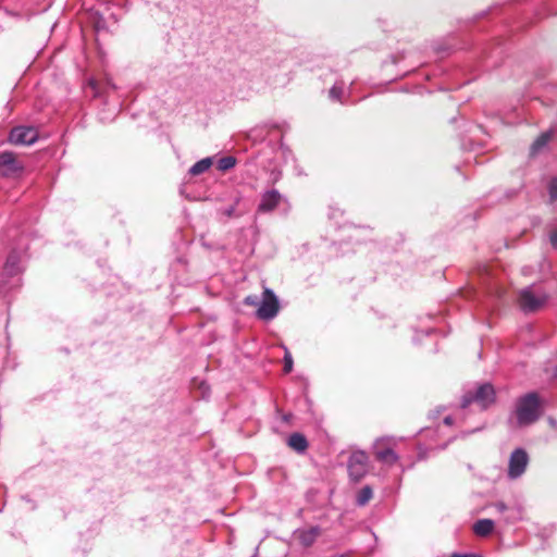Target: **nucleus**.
<instances>
[{"mask_svg":"<svg viewBox=\"0 0 557 557\" xmlns=\"http://www.w3.org/2000/svg\"><path fill=\"white\" fill-rule=\"evenodd\" d=\"M556 374H557V368H556Z\"/></svg>","mask_w":557,"mask_h":557,"instance_id":"nucleus-31","label":"nucleus"},{"mask_svg":"<svg viewBox=\"0 0 557 557\" xmlns=\"http://www.w3.org/2000/svg\"><path fill=\"white\" fill-rule=\"evenodd\" d=\"M493 507H494V508L497 510V512H499V513H505V515H506V512H507V510H508V506H507L505 503H503V502H497V503H495V504L493 505Z\"/></svg>","mask_w":557,"mask_h":557,"instance_id":"nucleus-25","label":"nucleus"},{"mask_svg":"<svg viewBox=\"0 0 557 557\" xmlns=\"http://www.w3.org/2000/svg\"><path fill=\"white\" fill-rule=\"evenodd\" d=\"M293 370L292 355L286 350L284 356V372L289 373Z\"/></svg>","mask_w":557,"mask_h":557,"instance_id":"nucleus-22","label":"nucleus"},{"mask_svg":"<svg viewBox=\"0 0 557 557\" xmlns=\"http://www.w3.org/2000/svg\"><path fill=\"white\" fill-rule=\"evenodd\" d=\"M372 496H373L372 488L369 485H366L357 494L356 504L358 506H364L369 503V500L372 498Z\"/></svg>","mask_w":557,"mask_h":557,"instance_id":"nucleus-18","label":"nucleus"},{"mask_svg":"<svg viewBox=\"0 0 557 557\" xmlns=\"http://www.w3.org/2000/svg\"><path fill=\"white\" fill-rule=\"evenodd\" d=\"M368 471V456L364 451H354L348 459L349 476L354 481L362 479Z\"/></svg>","mask_w":557,"mask_h":557,"instance_id":"nucleus-6","label":"nucleus"},{"mask_svg":"<svg viewBox=\"0 0 557 557\" xmlns=\"http://www.w3.org/2000/svg\"><path fill=\"white\" fill-rule=\"evenodd\" d=\"M546 301L544 295H536L532 287L522 289L519 294V305L522 311L533 312L540 309Z\"/></svg>","mask_w":557,"mask_h":557,"instance_id":"nucleus-7","label":"nucleus"},{"mask_svg":"<svg viewBox=\"0 0 557 557\" xmlns=\"http://www.w3.org/2000/svg\"><path fill=\"white\" fill-rule=\"evenodd\" d=\"M549 423L553 425L555 423L554 419H549Z\"/></svg>","mask_w":557,"mask_h":557,"instance_id":"nucleus-29","label":"nucleus"},{"mask_svg":"<svg viewBox=\"0 0 557 557\" xmlns=\"http://www.w3.org/2000/svg\"><path fill=\"white\" fill-rule=\"evenodd\" d=\"M108 85L111 86L113 89L115 88V85H113L110 79H108Z\"/></svg>","mask_w":557,"mask_h":557,"instance_id":"nucleus-28","label":"nucleus"},{"mask_svg":"<svg viewBox=\"0 0 557 557\" xmlns=\"http://www.w3.org/2000/svg\"><path fill=\"white\" fill-rule=\"evenodd\" d=\"M494 529V521L491 519H480L473 524V532L479 536H487Z\"/></svg>","mask_w":557,"mask_h":557,"instance_id":"nucleus-14","label":"nucleus"},{"mask_svg":"<svg viewBox=\"0 0 557 557\" xmlns=\"http://www.w3.org/2000/svg\"><path fill=\"white\" fill-rule=\"evenodd\" d=\"M346 90V84L344 81H336L335 84L329 91L330 98L339 102H344V96Z\"/></svg>","mask_w":557,"mask_h":557,"instance_id":"nucleus-15","label":"nucleus"},{"mask_svg":"<svg viewBox=\"0 0 557 557\" xmlns=\"http://www.w3.org/2000/svg\"><path fill=\"white\" fill-rule=\"evenodd\" d=\"M541 414L540 398L531 392L517 399L511 421H515L516 426H528L537 421Z\"/></svg>","mask_w":557,"mask_h":557,"instance_id":"nucleus-1","label":"nucleus"},{"mask_svg":"<svg viewBox=\"0 0 557 557\" xmlns=\"http://www.w3.org/2000/svg\"><path fill=\"white\" fill-rule=\"evenodd\" d=\"M22 257L23 252L21 250L13 249L8 255L5 262L0 265V292L20 286V274L23 271Z\"/></svg>","mask_w":557,"mask_h":557,"instance_id":"nucleus-2","label":"nucleus"},{"mask_svg":"<svg viewBox=\"0 0 557 557\" xmlns=\"http://www.w3.org/2000/svg\"><path fill=\"white\" fill-rule=\"evenodd\" d=\"M548 191L550 200H557V177L552 178V181L549 182Z\"/></svg>","mask_w":557,"mask_h":557,"instance_id":"nucleus-21","label":"nucleus"},{"mask_svg":"<svg viewBox=\"0 0 557 557\" xmlns=\"http://www.w3.org/2000/svg\"><path fill=\"white\" fill-rule=\"evenodd\" d=\"M549 242H550V245L554 247V248H557V228L554 230L550 235H549Z\"/></svg>","mask_w":557,"mask_h":557,"instance_id":"nucleus-26","label":"nucleus"},{"mask_svg":"<svg viewBox=\"0 0 557 557\" xmlns=\"http://www.w3.org/2000/svg\"><path fill=\"white\" fill-rule=\"evenodd\" d=\"M280 311V301L274 292L268 287L262 293L259 308L257 309V317L264 321L274 319Z\"/></svg>","mask_w":557,"mask_h":557,"instance_id":"nucleus-4","label":"nucleus"},{"mask_svg":"<svg viewBox=\"0 0 557 557\" xmlns=\"http://www.w3.org/2000/svg\"><path fill=\"white\" fill-rule=\"evenodd\" d=\"M38 139V132L30 126L13 127L9 135V141L14 145H33Z\"/></svg>","mask_w":557,"mask_h":557,"instance_id":"nucleus-8","label":"nucleus"},{"mask_svg":"<svg viewBox=\"0 0 557 557\" xmlns=\"http://www.w3.org/2000/svg\"><path fill=\"white\" fill-rule=\"evenodd\" d=\"M522 519V510L520 507H508L504 520L507 523H513Z\"/></svg>","mask_w":557,"mask_h":557,"instance_id":"nucleus-19","label":"nucleus"},{"mask_svg":"<svg viewBox=\"0 0 557 557\" xmlns=\"http://www.w3.org/2000/svg\"><path fill=\"white\" fill-rule=\"evenodd\" d=\"M244 304L248 306L259 307L260 300L256 295H249L244 299Z\"/></svg>","mask_w":557,"mask_h":557,"instance_id":"nucleus-23","label":"nucleus"},{"mask_svg":"<svg viewBox=\"0 0 557 557\" xmlns=\"http://www.w3.org/2000/svg\"><path fill=\"white\" fill-rule=\"evenodd\" d=\"M383 442L382 438L375 443V458L379 462L391 467L398 461L399 457L392 448L382 447Z\"/></svg>","mask_w":557,"mask_h":557,"instance_id":"nucleus-10","label":"nucleus"},{"mask_svg":"<svg viewBox=\"0 0 557 557\" xmlns=\"http://www.w3.org/2000/svg\"><path fill=\"white\" fill-rule=\"evenodd\" d=\"M22 170V165L17 162L15 154L11 151L0 153V171L4 175H11Z\"/></svg>","mask_w":557,"mask_h":557,"instance_id":"nucleus-11","label":"nucleus"},{"mask_svg":"<svg viewBox=\"0 0 557 557\" xmlns=\"http://www.w3.org/2000/svg\"><path fill=\"white\" fill-rule=\"evenodd\" d=\"M287 443L290 448H293L295 451L299 454L305 453L308 447L307 438L300 433H293L288 437Z\"/></svg>","mask_w":557,"mask_h":557,"instance_id":"nucleus-13","label":"nucleus"},{"mask_svg":"<svg viewBox=\"0 0 557 557\" xmlns=\"http://www.w3.org/2000/svg\"><path fill=\"white\" fill-rule=\"evenodd\" d=\"M529 463V455L523 448H516L509 457L508 478L516 480L524 472Z\"/></svg>","mask_w":557,"mask_h":557,"instance_id":"nucleus-5","label":"nucleus"},{"mask_svg":"<svg viewBox=\"0 0 557 557\" xmlns=\"http://www.w3.org/2000/svg\"><path fill=\"white\" fill-rule=\"evenodd\" d=\"M339 557H349V556H346V555H342V556H339Z\"/></svg>","mask_w":557,"mask_h":557,"instance_id":"nucleus-30","label":"nucleus"},{"mask_svg":"<svg viewBox=\"0 0 557 557\" xmlns=\"http://www.w3.org/2000/svg\"><path fill=\"white\" fill-rule=\"evenodd\" d=\"M282 200V195L276 189H270L261 195L258 212L267 213L273 211Z\"/></svg>","mask_w":557,"mask_h":557,"instance_id":"nucleus-9","label":"nucleus"},{"mask_svg":"<svg viewBox=\"0 0 557 557\" xmlns=\"http://www.w3.org/2000/svg\"><path fill=\"white\" fill-rule=\"evenodd\" d=\"M223 214L227 218H234V216H239L240 214L236 212V207L235 205L233 206H230L225 209H223Z\"/></svg>","mask_w":557,"mask_h":557,"instance_id":"nucleus-24","label":"nucleus"},{"mask_svg":"<svg viewBox=\"0 0 557 557\" xmlns=\"http://www.w3.org/2000/svg\"><path fill=\"white\" fill-rule=\"evenodd\" d=\"M236 164V159L234 157L227 156L223 157L218 161V169L220 171H227L234 168Z\"/></svg>","mask_w":557,"mask_h":557,"instance_id":"nucleus-20","label":"nucleus"},{"mask_svg":"<svg viewBox=\"0 0 557 557\" xmlns=\"http://www.w3.org/2000/svg\"><path fill=\"white\" fill-rule=\"evenodd\" d=\"M444 423H445L446 425H451V424L454 423V418H453V417H450V416L445 417V418H444Z\"/></svg>","mask_w":557,"mask_h":557,"instance_id":"nucleus-27","label":"nucleus"},{"mask_svg":"<svg viewBox=\"0 0 557 557\" xmlns=\"http://www.w3.org/2000/svg\"><path fill=\"white\" fill-rule=\"evenodd\" d=\"M320 533L321 529L319 527H311L309 529L296 531L297 539L306 547L311 546L315 542Z\"/></svg>","mask_w":557,"mask_h":557,"instance_id":"nucleus-12","label":"nucleus"},{"mask_svg":"<svg viewBox=\"0 0 557 557\" xmlns=\"http://www.w3.org/2000/svg\"><path fill=\"white\" fill-rule=\"evenodd\" d=\"M495 389L490 383L478 386L474 393H467L462 397L461 408L466 409L475 404L481 411L487 409L495 401Z\"/></svg>","mask_w":557,"mask_h":557,"instance_id":"nucleus-3","label":"nucleus"},{"mask_svg":"<svg viewBox=\"0 0 557 557\" xmlns=\"http://www.w3.org/2000/svg\"><path fill=\"white\" fill-rule=\"evenodd\" d=\"M550 133L546 132L539 136L531 146V154L539 153L549 141Z\"/></svg>","mask_w":557,"mask_h":557,"instance_id":"nucleus-17","label":"nucleus"},{"mask_svg":"<svg viewBox=\"0 0 557 557\" xmlns=\"http://www.w3.org/2000/svg\"><path fill=\"white\" fill-rule=\"evenodd\" d=\"M212 165V159L211 158H205L200 161L196 162L190 169L189 174L193 176L200 175L205 172H207Z\"/></svg>","mask_w":557,"mask_h":557,"instance_id":"nucleus-16","label":"nucleus"}]
</instances>
